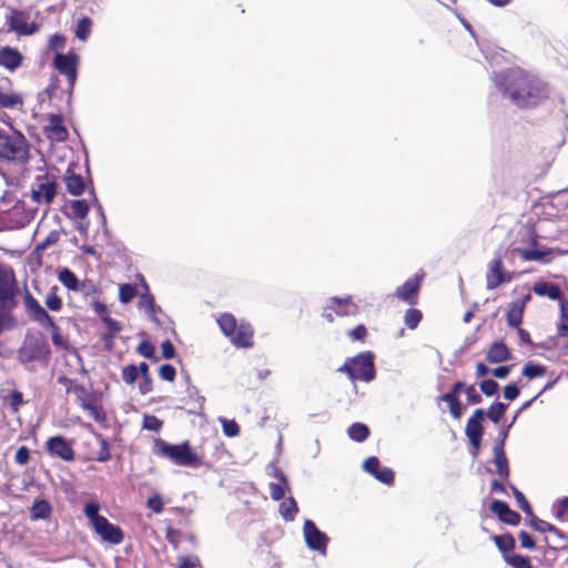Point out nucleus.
Segmentation results:
<instances>
[{
  "instance_id": "obj_1",
  "label": "nucleus",
  "mask_w": 568,
  "mask_h": 568,
  "mask_svg": "<svg viewBox=\"0 0 568 568\" xmlns=\"http://www.w3.org/2000/svg\"><path fill=\"white\" fill-rule=\"evenodd\" d=\"M497 89L518 108H532L549 95L547 85L520 68L507 69L494 77Z\"/></svg>"
},
{
  "instance_id": "obj_2",
  "label": "nucleus",
  "mask_w": 568,
  "mask_h": 568,
  "mask_svg": "<svg viewBox=\"0 0 568 568\" xmlns=\"http://www.w3.org/2000/svg\"><path fill=\"white\" fill-rule=\"evenodd\" d=\"M22 298L24 312L28 318L51 332V341L55 347L68 348V342L61 334L60 327L28 288L24 290Z\"/></svg>"
},
{
  "instance_id": "obj_3",
  "label": "nucleus",
  "mask_w": 568,
  "mask_h": 568,
  "mask_svg": "<svg viewBox=\"0 0 568 568\" xmlns=\"http://www.w3.org/2000/svg\"><path fill=\"white\" fill-rule=\"evenodd\" d=\"M158 455L168 458L174 465L199 468L203 465V458L197 455L187 440L181 444H169L164 439L155 440Z\"/></svg>"
},
{
  "instance_id": "obj_4",
  "label": "nucleus",
  "mask_w": 568,
  "mask_h": 568,
  "mask_svg": "<svg viewBox=\"0 0 568 568\" xmlns=\"http://www.w3.org/2000/svg\"><path fill=\"white\" fill-rule=\"evenodd\" d=\"M222 333L236 347L251 348L254 346V328L250 323H237L234 315L223 313L217 318Z\"/></svg>"
},
{
  "instance_id": "obj_5",
  "label": "nucleus",
  "mask_w": 568,
  "mask_h": 568,
  "mask_svg": "<svg viewBox=\"0 0 568 568\" xmlns=\"http://www.w3.org/2000/svg\"><path fill=\"white\" fill-rule=\"evenodd\" d=\"M374 354L371 351L362 352L353 357L346 358L344 364L337 368L344 373L353 384L357 381L369 383L376 377Z\"/></svg>"
},
{
  "instance_id": "obj_6",
  "label": "nucleus",
  "mask_w": 568,
  "mask_h": 568,
  "mask_svg": "<svg viewBox=\"0 0 568 568\" xmlns=\"http://www.w3.org/2000/svg\"><path fill=\"white\" fill-rule=\"evenodd\" d=\"M29 144L24 135L19 132H7L0 129V158L23 162L28 159Z\"/></svg>"
},
{
  "instance_id": "obj_7",
  "label": "nucleus",
  "mask_w": 568,
  "mask_h": 568,
  "mask_svg": "<svg viewBox=\"0 0 568 568\" xmlns=\"http://www.w3.org/2000/svg\"><path fill=\"white\" fill-rule=\"evenodd\" d=\"M50 355V346L44 336L40 333L27 335L18 349V361L24 365L36 361L48 362Z\"/></svg>"
},
{
  "instance_id": "obj_8",
  "label": "nucleus",
  "mask_w": 568,
  "mask_h": 568,
  "mask_svg": "<svg viewBox=\"0 0 568 568\" xmlns=\"http://www.w3.org/2000/svg\"><path fill=\"white\" fill-rule=\"evenodd\" d=\"M19 294L20 288L13 268L0 264V308L13 311L18 305Z\"/></svg>"
},
{
  "instance_id": "obj_9",
  "label": "nucleus",
  "mask_w": 568,
  "mask_h": 568,
  "mask_svg": "<svg viewBox=\"0 0 568 568\" xmlns=\"http://www.w3.org/2000/svg\"><path fill=\"white\" fill-rule=\"evenodd\" d=\"M87 427L92 430V437L82 442L83 458L87 462L105 463L111 458L110 444L106 438L93 430L90 424Z\"/></svg>"
},
{
  "instance_id": "obj_10",
  "label": "nucleus",
  "mask_w": 568,
  "mask_h": 568,
  "mask_svg": "<svg viewBox=\"0 0 568 568\" xmlns=\"http://www.w3.org/2000/svg\"><path fill=\"white\" fill-rule=\"evenodd\" d=\"M73 395L83 410L88 412L97 423L105 426L108 422L106 413L94 392L89 390L83 384H80L75 387Z\"/></svg>"
},
{
  "instance_id": "obj_11",
  "label": "nucleus",
  "mask_w": 568,
  "mask_h": 568,
  "mask_svg": "<svg viewBox=\"0 0 568 568\" xmlns=\"http://www.w3.org/2000/svg\"><path fill=\"white\" fill-rule=\"evenodd\" d=\"M58 193V183L54 176L49 173L37 175L31 189L32 200L41 205H49L52 203Z\"/></svg>"
},
{
  "instance_id": "obj_12",
  "label": "nucleus",
  "mask_w": 568,
  "mask_h": 568,
  "mask_svg": "<svg viewBox=\"0 0 568 568\" xmlns=\"http://www.w3.org/2000/svg\"><path fill=\"white\" fill-rule=\"evenodd\" d=\"M79 61V55L73 51L57 53L53 59L54 69L67 78L70 93L73 91L77 82Z\"/></svg>"
},
{
  "instance_id": "obj_13",
  "label": "nucleus",
  "mask_w": 568,
  "mask_h": 568,
  "mask_svg": "<svg viewBox=\"0 0 568 568\" xmlns=\"http://www.w3.org/2000/svg\"><path fill=\"white\" fill-rule=\"evenodd\" d=\"M514 278L513 273L504 268L503 255L496 253L494 258L489 262L486 273V288L491 291L505 283L511 282Z\"/></svg>"
},
{
  "instance_id": "obj_14",
  "label": "nucleus",
  "mask_w": 568,
  "mask_h": 568,
  "mask_svg": "<svg viewBox=\"0 0 568 568\" xmlns=\"http://www.w3.org/2000/svg\"><path fill=\"white\" fill-rule=\"evenodd\" d=\"M8 31L16 32L19 36L28 37L34 34L39 30L36 22L29 21V13L19 9H11L6 17Z\"/></svg>"
},
{
  "instance_id": "obj_15",
  "label": "nucleus",
  "mask_w": 568,
  "mask_h": 568,
  "mask_svg": "<svg viewBox=\"0 0 568 568\" xmlns=\"http://www.w3.org/2000/svg\"><path fill=\"white\" fill-rule=\"evenodd\" d=\"M303 532L305 542L310 549L320 551L321 554L326 552L328 537L317 528L313 520L306 519L304 521Z\"/></svg>"
},
{
  "instance_id": "obj_16",
  "label": "nucleus",
  "mask_w": 568,
  "mask_h": 568,
  "mask_svg": "<svg viewBox=\"0 0 568 568\" xmlns=\"http://www.w3.org/2000/svg\"><path fill=\"white\" fill-rule=\"evenodd\" d=\"M424 276V273L415 274L413 277L405 281L403 285L396 288L395 296L408 305L417 304L418 294Z\"/></svg>"
},
{
  "instance_id": "obj_17",
  "label": "nucleus",
  "mask_w": 568,
  "mask_h": 568,
  "mask_svg": "<svg viewBox=\"0 0 568 568\" xmlns=\"http://www.w3.org/2000/svg\"><path fill=\"white\" fill-rule=\"evenodd\" d=\"M93 530L103 541L111 545H119L124 539L122 529L119 526L110 523L105 517H102V519L93 526Z\"/></svg>"
},
{
  "instance_id": "obj_18",
  "label": "nucleus",
  "mask_w": 568,
  "mask_h": 568,
  "mask_svg": "<svg viewBox=\"0 0 568 568\" xmlns=\"http://www.w3.org/2000/svg\"><path fill=\"white\" fill-rule=\"evenodd\" d=\"M43 134L52 142H63L68 140L69 133L64 125L63 115L60 113L50 114L48 124L43 126Z\"/></svg>"
},
{
  "instance_id": "obj_19",
  "label": "nucleus",
  "mask_w": 568,
  "mask_h": 568,
  "mask_svg": "<svg viewBox=\"0 0 568 568\" xmlns=\"http://www.w3.org/2000/svg\"><path fill=\"white\" fill-rule=\"evenodd\" d=\"M527 240H521L523 243H526L530 246V248H521V247H515L511 250L513 254H517L520 256L523 261H540L542 260L548 252L547 251H538L535 250L538 245V235L535 233L534 230H527Z\"/></svg>"
},
{
  "instance_id": "obj_20",
  "label": "nucleus",
  "mask_w": 568,
  "mask_h": 568,
  "mask_svg": "<svg viewBox=\"0 0 568 568\" xmlns=\"http://www.w3.org/2000/svg\"><path fill=\"white\" fill-rule=\"evenodd\" d=\"M507 437V433L505 432L503 438L499 439L493 448L494 453V464L496 467V473L499 476L500 480H508L510 477V467L509 462L505 453V439Z\"/></svg>"
},
{
  "instance_id": "obj_21",
  "label": "nucleus",
  "mask_w": 568,
  "mask_h": 568,
  "mask_svg": "<svg viewBox=\"0 0 568 568\" xmlns=\"http://www.w3.org/2000/svg\"><path fill=\"white\" fill-rule=\"evenodd\" d=\"M47 450L50 455L58 456L65 462H73L75 459L73 448L62 436L50 437L47 440Z\"/></svg>"
},
{
  "instance_id": "obj_22",
  "label": "nucleus",
  "mask_w": 568,
  "mask_h": 568,
  "mask_svg": "<svg viewBox=\"0 0 568 568\" xmlns=\"http://www.w3.org/2000/svg\"><path fill=\"white\" fill-rule=\"evenodd\" d=\"M24 61L23 54L13 47H0V67L9 72H14L22 67Z\"/></svg>"
},
{
  "instance_id": "obj_23",
  "label": "nucleus",
  "mask_w": 568,
  "mask_h": 568,
  "mask_svg": "<svg viewBox=\"0 0 568 568\" xmlns=\"http://www.w3.org/2000/svg\"><path fill=\"white\" fill-rule=\"evenodd\" d=\"M489 509L504 524L517 526L520 523V515L517 511L510 509L506 501L494 499L490 503Z\"/></svg>"
},
{
  "instance_id": "obj_24",
  "label": "nucleus",
  "mask_w": 568,
  "mask_h": 568,
  "mask_svg": "<svg viewBox=\"0 0 568 568\" xmlns=\"http://www.w3.org/2000/svg\"><path fill=\"white\" fill-rule=\"evenodd\" d=\"M327 310L333 311L337 316H355L358 314L359 308L356 303L352 301L351 296L345 298L332 297Z\"/></svg>"
},
{
  "instance_id": "obj_25",
  "label": "nucleus",
  "mask_w": 568,
  "mask_h": 568,
  "mask_svg": "<svg viewBox=\"0 0 568 568\" xmlns=\"http://www.w3.org/2000/svg\"><path fill=\"white\" fill-rule=\"evenodd\" d=\"M181 402V407L183 409H185L189 414L196 415L203 409L205 397L200 395V392L195 386L190 385L187 387V395L182 397Z\"/></svg>"
},
{
  "instance_id": "obj_26",
  "label": "nucleus",
  "mask_w": 568,
  "mask_h": 568,
  "mask_svg": "<svg viewBox=\"0 0 568 568\" xmlns=\"http://www.w3.org/2000/svg\"><path fill=\"white\" fill-rule=\"evenodd\" d=\"M103 324L105 325V332L101 336V341L106 351H112L115 345V337L122 331V324L112 318L111 316H105L103 318Z\"/></svg>"
},
{
  "instance_id": "obj_27",
  "label": "nucleus",
  "mask_w": 568,
  "mask_h": 568,
  "mask_svg": "<svg viewBox=\"0 0 568 568\" xmlns=\"http://www.w3.org/2000/svg\"><path fill=\"white\" fill-rule=\"evenodd\" d=\"M136 278L140 281L141 286L143 287V293H141L138 307L140 310L145 311V313L154 318L156 315V305L153 295L150 293L149 285L142 274H138Z\"/></svg>"
},
{
  "instance_id": "obj_28",
  "label": "nucleus",
  "mask_w": 568,
  "mask_h": 568,
  "mask_svg": "<svg viewBox=\"0 0 568 568\" xmlns=\"http://www.w3.org/2000/svg\"><path fill=\"white\" fill-rule=\"evenodd\" d=\"M485 418V410L483 408H477L474 410L473 415L468 418L465 427V434L468 439H477L478 437H483L484 427L483 420Z\"/></svg>"
},
{
  "instance_id": "obj_29",
  "label": "nucleus",
  "mask_w": 568,
  "mask_h": 568,
  "mask_svg": "<svg viewBox=\"0 0 568 568\" xmlns=\"http://www.w3.org/2000/svg\"><path fill=\"white\" fill-rule=\"evenodd\" d=\"M530 300V295H526L523 300L513 302L506 313V321L508 326L518 328L523 322L524 310L526 302Z\"/></svg>"
},
{
  "instance_id": "obj_30",
  "label": "nucleus",
  "mask_w": 568,
  "mask_h": 568,
  "mask_svg": "<svg viewBox=\"0 0 568 568\" xmlns=\"http://www.w3.org/2000/svg\"><path fill=\"white\" fill-rule=\"evenodd\" d=\"M532 292L538 296H546L551 301H562V293L559 285L540 281L532 286Z\"/></svg>"
},
{
  "instance_id": "obj_31",
  "label": "nucleus",
  "mask_w": 568,
  "mask_h": 568,
  "mask_svg": "<svg viewBox=\"0 0 568 568\" xmlns=\"http://www.w3.org/2000/svg\"><path fill=\"white\" fill-rule=\"evenodd\" d=\"M65 186L71 195L79 196L85 190L83 178L75 173L73 169L68 168L64 176Z\"/></svg>"
},
{
  "instance_id": "obj_32",
  "label": "nucleus",
  "mask_w": 568,
  "mask_h": 568,
  "mask_svg": "<svg viewBox=\"0 0 568 568\" xmlns=\"http://www.w3.org/2000/svg\"><path fill=\"white\" fill-rule=\"evenodd\" d=\"M510 358V352L504 342H495L486 354L489 363H501Z\"/></svg>"
},
{
  "instance_id": "obj_33",
  "label": "nucleus",
  "mask_w": 568,
  "mask_h": 568,
  "mask_svg": "<svg viewBox=\"0 0 568 568\" xmlns=\"http://www.w3.org/2000/svg\"><path fill=\"white\" fill-rule=\"evenodd\" d=\"M493 540L496 547L503 554L504 560H506V557H509L514 554L516 541L511 534L495 535L493 536Z\"/></svg>"
},
{
  "instance_id": "obj_34",
  "label": "nucleus",
  "mask_w": 568,
  "mask_h": 568,
  "mask_svg": "<svg viewBox=\"0 0 568 568\" xmlns=\"http://www.w3.org/2000/svg\"><path fill=\"white\" fill-rule=\"evenodd\" d=\"M59 240H60V232L57 230H53V231L49 232L43 240L39 241L36 244V246L33 248V255L39 261V263H41L43 252L48 247L57 244L59 242Z\"/></svg>"
},
{
  "instance_id": "obj_35",
  "label": "nucleus",
  "mask_w": 568,
  "mask_h": 568,
  "mask_svg": "<svg viewBox=\"0 0 568 568\" xmlns=\"http://www.w3.org/2000/svg\"><path fill=\"white\" fill-rule=\"evenodd\" d=\"M275 477L278 479V483H270L268 490L273 500H281L285 496V487L287 486L286 476L278 469H275Z\"/></svg>"
},
{
  "instance_id": "obj_36",
  "label": "nucleus",
  "mask_w": 568,
  "mask_h": 568,
  "mask_svg": "<svg viewBox=\"0 0 568 568\" xmlns=\"http://www.w3.org/2000/svg\"><path fill=\"white\" fill-rule=\"evenodd\" d=\"M58 285H53L52 287H50L44 297V304L47 308L51 312H60L63 308V301L61 296L58 294Z\"/></svg>"
},
{
  "instance_id": "obj_37",
  "label": "nucleus",
  "mask_w": 568,
  "mask_h": 568,
  "mask_svg": "<svg viewBox=\"0 0 568 568\" xmlns=\"http://www.w3.org/2000/svg\"><path fill=\"white\" fill-rule=\"evenodd\" d=\"M298 513V507L293 497L284 499L280 504V514L286 521H293Z\"/></svg>"
},
{
  "instance_id": "obj_38",
  "label": "nucleus",
  "mask_w": 568,
  "mask_h": 568,
  "mask_svg": "<svg viewBox=\"0 0 568 568\" xmlns=\"http://www.w3.org/2000/svg\"><path fill=\"white\" fill-rule=\"evenodd\" d=\"M347 434L354 442L362 443L368 438L371 430L363 423H354L348 427Z\"/></svg>"
},
{
  "instance_id": "obj_39",
  "label": "nucleus",
  "mask_w": 568,
  "mask_h": 568,
  "mask_svg": "<svg viewBox=\"0 0 568 568\" xmlns=\"http://www.w3.org/2000/svg\"><path fill=\"white\" fill-rule=\"evenodd\" d=\"M23 104V99L14 92H3L0 90V109H14Z\"/></svg>"
},
{
  "instance_id": "obj_40",
  "label": "nucleus",
  "mask_w": 568,
  "mask_h": 568,
  "mask_svg": "<svg viewBox=\"0 0 568 568\" xmlns=\"http://www.w3.org/2000/svg\"><path fill=\"white\" fill-rule=\"evenodd\" d=\"M439 399L448 404L449 413L454 418L459 419L462 417L465 407L458 397H454L453 394H444Z\"/></svg>"
},
{
  "instance_id": "obj_41",
  "label": "nucleus",
  "mask_w": 568,
  "mask_h": 568,
  "mask_svg": "<svg viewBox=\"0 0 568 568\" xmlns=\"http://www.w3.org/2000/svg\"><path fill=\"white\" fill-rule=\"evenodd\" d=\"M52 508L48 500H36L31 507L32 519H45L51 515Z\"/></svg>"
},
{
  "instance_id": "obj_42",
  "label": "nucleus",
  "mask_w": 568,
  "mask_h": 568,
  "mask_svg": "<svg viewBox=\"0 0 568 568\" xmlns=\"http://www.w3.org/2000/svg\"><path fill=\"white\" fill-rule=\"evenodd\" d=\"M544 558L549 561H555L557 559L558 551L560 549L566 548L565 542H552L549 537L544 538Z\"/></svg>"
},
{
  "instance_id": "obj_43",
  "label": "nucleus",
  "mask_w": 568,
  "mask_h": 568,
  "mask_svg": "<svg viewBox=\"0 0 568 568\" xmlns=\"http://www.w3.org/2000/svg\"><path fill=\"white\" fill-rule=\"evenodd\" d=\"M71 213L70 217L73 219H85L89 214L90 207L84 200H72L69 202Z\"/></svg>"
},
{
  "instance_id": "obj_44",
  "label": "nucleus",
  "mask_w": 568,
  "mask_h": 568,
  "mask_svg": "<svg viewBox=\"0 0 568 568\" xmlns=\"http://www.w3.org/2000/svg\"><path fill=\"white\" fill-rule=\"evenodd\" d=\"M557 326V334L559 337H568V303L560 302V318Z\"/></svg>"
},
{
  "instance_id": "obj_45",
  "label": "nucleus",
  "mask_w": 568,
  "mask_h": 568,
  "mask_svg": "<svg viewBox=\"0 0 568 568\" xmlns=\"http://www.w3.org/2000/svg\"><path fill=\"white\" fill-rule=\"evenodd\" d=\"M423 320V313L418 308L410 307L404 314V323L409 329H415Z\"/></svg>"
},
{
  "instance_id": "obj_46",
  "label": "nucleus",
  "mask_w": 568,
  "mask_h": 568,
  "mask_svg": "<svg viewBox=\"0 0 568 568\" xmlns=\"http://www.w3.org/2000/svg\"><path fill=\"white\" fill-rule=\"evenodd\" d=\"M507 405L501 402L493 403L485 415L495 424H498L503 418Z\"/></svg>"
},
{
  "instance_id": "obj_47",
  "label": "nucleus",
  "mask_w": 568,
  "mask_h": 568,
  "mask_svg": "<svg viewBox=\"0 0 568 568\" xmlns=\"http://www.w3.org/2000/svg\"><path fill=\"white\" fill-rule=\"evenodd\" d=\"M138 295V290L134 284L125 283L119 286V300L122 304L130 303Z\"/></svg>"
},
{
  "instance_id": "obj_48",
  "label": "nucleus",
  "mask_w": 568,
  "mask_h": 568,
  "mask_svg": "<svg viewBox=\"0 0 568 568\" xmlns=\"http://www.w3.org/2000/svg\"><path fill=\"white\" fill-rule=\"evenodd\" d=\"M59 280L69 290L77 291L79 287L77 275L69 268H63L59 273Z\"/></svg>"
},
{
  "instance_id": "obj_49",
  "label": "nucleus",
  "mask_w": 568,
  "mask_h": 568,
  "mask_svg": "<svg viewBox=\"0 0 568 568\" xmlns=\"http://www.w3.org/2000/svg\"><path fill=\"white\" fill-rule=\"evenodd\" d=\"M3 403L9 405L13 413H17L23 404V394L18 389H13L3 397Z\"/></svg>"
},
{
  "instance_id": "obj_50",
  "label": "nucleus",
  "mask_w": 568,
  "mask_h": 568,
  "mask_svg": "<svg viewBox=\"0 0 568 568\" xmlns=\"http://www.w3.org/2000/svg\"><path fill=\"white\" fill-rule=\"evenodd\" d=\"M505 562L514 568H534L529 557L517 554L506 557Z\"/></svg>"
},
{
  "instance_id": "obj_51",
  "label": "nucleus",
  "mask_w": 568,
  "mask_h": 568,
  "mask_svg": "<svg viewBox=\"0 0 568 568\" xmlns=\"http://www.w3.org/2000/svg\"><path fill=\"white\" fill-rule=\"evenodd\" d=\"M92 21L90 18L84 17L79 20L77 29H75V36L81 41H85L91 32Z\"/></svg>"
},
{
  "instance_id": "obj_52",
  "label": "nucleus",
  "mask_w": 568,
  "mask_h": 568,
  "mask_svg": "<svg viewBox=\"0 0 568 568\" xmlns=\"http://www.w3.org/2000/svg\"><path fill=\"white\" fill-rule=\"evenodd\" d=\"M511 491L517 501L518 507L527 515H532V508L525 497V495L513 484H510Z\"/></svg>"
},
{
  "instance_id": "obj_53",
  "label": "nucleus",
  "mask_w": 568,
  "mask_h": 568,
  "mask_svg": "<svg viewBox=\"0 0 568 568\" xmlns=\"http://www.w3.org/2000/svg\"><path fill=\"white\" fill-rule=\"evenodd\" d=\"M546 374V367L540 364L528 363L523 368V375L529 379L540 377Z\"/></svg>"
},
{
  "instance_id": "obj_54",
  "label": "nucleus",
  "mask_w": 568,
  "mask_h": 568,
  "mask_svg": "<svg viewBox=\"0 0 568 568\" xmlns=\"http://www.w3.org/2000/svg\"><path fill=\"white\" fill-rule=\"evenodd\" d=\"M16 326V320L12 311L0 308V334L6 329H11Z\"/></svg>"
},
{
  "instance_id": "obj_55",
  "label": "nucleus",
  "mask_w": 568,
  "mask_h": 568,
  "mask_svg": "<svg viewBox=\"0 0 568 568\" xmlns=\"http://www.w3.org/2000/svg\"><path fill=\"white\" fill-rule=\"evenodd\" d=\"M121 376L124 383L128 385H133L139 378L138 367L133 364L122 367Z\"/></svg>"
},
{
  "instance_id": "obj_56",
  "label": "nucleus",
  "mask_w": 568,
  "mask_h": 568,
  "mask_svg": "<svg viewBox=\"0 0 568 568\" xmlns=\"http://www.w3.org/2000/svg\"><path fill=\"white\" fill-rule=\"evenodd\" d=\"M368 332L364 324H358L354 328L347 332V336L353 342L365 343L367 338Z\"/></svg>"
},
{
  "instance_id": "obj_57",
  "label": "nucleus",
  "mask_w": 568,
  "mask_h": 568,
  "mask_svg": "<svg viewBox=\"0 0 568 568\" xmlns=\"http://www.w3.org/2000/svg\"><path fill=\"white\" fill-rule=\"evenodd\" d=\"M163 426V422L155 415L145 414L142 420V427L151 432H159Z\"/></svg>"
},
{
  "instance_id": "obj_58",
  "label": "nucleus",
  "mask_w": 568,
  "mask_h": 568,
  "mask_svg": "<svg viewBox=\"0 0 568 568\" xmlns=\"http://www.w3.org/2000/svg\"><path fill=\"white\" fill-rule=\"evenodd\" d=\"M100 505L95 501L88 503L84 507V514L92 524V527L102 519L103 516L99 515Z\"/></svg>"
},
{
  "instance_id": "obj_59",
  "label": "nucleus",
  "mask_w": 568,
  "mask_h": 568,
  "mask_svg": "<svg viewBox=\"0 0 568 568\" xmlns=\"http://www.w3.org/2000/svg\"><path fill=\"white\" fill-rule=\"evenodd\" d=\"M224 435L235 437L240 434V426L234 419L223 418L221 420Z\"/></svg>"
},
{
  "instance_id": "obj_60",
  "label": "nucleus",
  "mask_w": 568,
  "mask_h": 568,
  "mask_svg": "<svg viewBox=\"0 0 568 568\" xmlns=\"http://www.w3.org/2000/svg\"><path fill=\"white\" fill-rule=\"evenodd\" d=\"M138 353L140 355H142L143 357L148 358V359H154L156 361L158 358L155 357V347L154 345L149 342V341H143L139 344L138 348H136Z\"/></svg>"
},
{
  "instance_id": "obj_61",
  "label": "nucleus",
  "mask_w": 568,
  "mask_h": 568,
  "mask_svg": "<svg viewBox=\"0 0 568 568\" xmlns=\"http://www.w3.org/2000/svg\"><path fill=\"white\" fill-rule=\"evenodd\" d=\"M532 518L530 519V526L536 530V531H539V532H548V531H555L556 530V526L542 520V519H539L538 517L534 516V514L531 515Z\"/></svg>"
},
{
  "instance_id": "obj_62",
  "label": "nucleus",
  "mask_w": 568,
  "mask_h": 568,
  "mask_svg": "<svg viewBox=\"0 0 568 568\" xmlns=\"http://www.w3.org/2000/svg\"><path fill=\"white\" fill-rule=\"evenodd\" d=\"M146 506L155 514H161L164 508V503L160 494L150 496L146 500Z\"/></svg>"
},
{
  "instance_id": "obj_63",
  "label": "nucleus",
  "mask_w": 568,
  "mask_h": 568,
  "mask_svg": "<svg viewBox=\"0 0 568 568\" xmlns=\"http://www.w3.org/2000/svg\"><path fill=\"white\" fill-rule=\"evenodd\" d=\"M159 376L163 381L174 382L176 377V371L171 364H163L159 368Z\"/></svg>"
},
{
  "instance_id": "obj_64",
  "label": "nucleus",
  "mask_w": 568,
  "mask_h": 568,
  "mask_svg": "<svg viewBox=\"0 0 568 568\" xmlns=\"http://www.w3.org/2000/svg\"><path fill=\"white\" fill-rule=\"evenodd\" d=\"M479 387L486 396H494L498 392L499 385L494 379H484L480 382Z\"/></svg>"
}]
</instances>
